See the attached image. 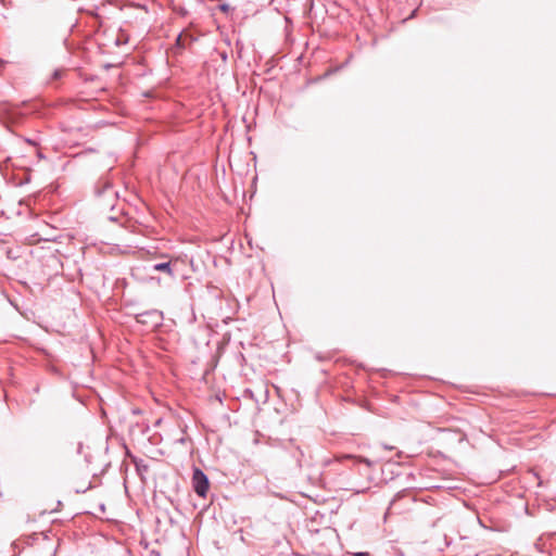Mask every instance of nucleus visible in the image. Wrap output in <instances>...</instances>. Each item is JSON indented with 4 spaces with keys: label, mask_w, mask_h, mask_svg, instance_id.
I'll return each mask as SVG.
<instances>
[{
    "label": "nucleus",
    "mask_w": 556,
    "mask_h": 556,
    "mask_svg": "<svg viewBox=\"0 0 556 556\" xmlns=\"http://www.w3.org/2000/svg\"><path fill=\"white\" fill-rule=\"evenodd\" d=\"M144 317H151L152 324L153 325H159L161 323V320H162V313L156 311V309H152V311L144 312V313L136 315V319H137L138 323H142V324L147 323Z\"/></svg>",
    "instance_id": "20e7f679"
},
{
    "label": "nucleus",
    "mask_w": 556,
    "mask_h": 556,
    "mask_svg": "<svg viewBox=\"0 0 556 556\" xmlns=\"http://www.w3.org/2000/svg\"><path fill=\"white\" fill-rule=\"evenodd\" d=\"M180 40H181V35H179V36L177 37V45H180Z\"/></svg>",
    "instance_id": "9b49d317"
},
{
    "label": "nucleus",
    "mask_w": 556,
    "mask_h": 556,
    "mask_svg": "<svg viewBox=\"0 0 556 556\" xmlns=\"http://www.w3.org/2000/svg\"><path fill=\"white\" fill-rule=\"evenodd\" d=\"M362 462H364L367 466L371 465V462L369 459H362Z\"/></svg>",
    "instance_id": "9d476101"
},
{
    "label": "nucleus",
    "mask_w": 556,
    "mask_h": 556,
    "mask_svg": "<svg viewBox=\"0 0 556 556\" xmlns=\"http://www.w3.org/2000/svg\"><path fill=\"white\" fill-rule=\"evenodd\" d=\"M94 192L100 200H103V205L110 207L114 206V201L116 199L117 193L114 191L113 186L110 181H99L94 188Z\"/></svg>",
    "instance_id": "f257e3e1"
},
{
    "label": "nucleus",
    "mask_w": 556,
    "mask_h": 556,
    "mask_svg": "<svg viewBox=\"0 0 556 556\" xmlns=\"http://www.w3.org/2000/svg\"><path fill=\"white\" fill-rule=\"evenodd\" d=\"M230 7L226 3L219 4V10L223 12H228Z\"/></svg>",
    "instance_id": "39448f33"
},
{
    "label": "nucleus",
    "mask_w": 556,
    "mask_h": 556,
    "mask_svg": "<svg viewBox=\"0 0 556 556\" xmlns=\"http://www.w3.org/2000/svg\"><path fill=\"white\" fill-rule=\"evenodd\" d=\"M59 75H60V74H59V72H58V71H55V72H54V76H55V77H59Z\"/></svg>",
    "instance_id": "f8f14e48"
},
{
    "label": "nucleus",
    "mask_w": 556,
    "mask_h": 556,
    "mask_svg": "<svg viewBox=\"0 0 556 556\" xmlns=\"http://www.w3.org/2000/svg\"><path fill=\"white\" fill-rule=\"evenodd\" d=\"M353 556H371V554L368 552H356Z\"/></svg>",
    "instance_id": "423d86ee"
},
{
    "label": "nucleus",
    "mask_w": 556,
    "mask_h": 556,
    "mask_svg": "<svg viewBox=\"0 0 556 556\" xmlns=\"http://www.w3.org/2000/svg\"><path fill=\"white\" fill-rule=\"evenodd\" d=\"M83 452V443H78L77 453L80 454Z\"/></svg>",
    "instance_id": "0eeeda50"
},
{
    "label": "nucleus",
    "mask_w": 556,
    "mask_h": 556,
    "mask_svg": "<svg viewBox=\"0 0 556 556\" xmlns=\"http://www.w3.org/2000/svg\"><path fill=\"white\" fill-rule=\"evenodd\" d=\"M26 142H27V143H29V144L36 146V142H35L34 140H31V139H28V138H27V139H26Z\"/></svg>",
    "instance_id": "1a4fd4ad"
},
{
    "label": "nucleus",
    "mask_w": 556,
    "mask_h": 556,
    "mask_svg": "<svg viewBox=\"0 0 556 556\" xmlns=\"http://www.w3.org/2000/svg\"><path fill=\"white\" fill-rule=\"evenodd\" d=\"M192 488L198 496L205 497L210 489L208 477L200 468H194L192 473Z\"/></svg>",
    "instance_id": "f03ea898"
},
{
    "label": "nucleus",
    "mask_w": 556,
    "mask_h": 556,
    "mask_svg": "<svg viewBox=\"0 0 556 556\" xmlns=\"http://www.w3.org/2000/svg\"><path fill=\"white\" fill-rule=\"evenodd\" d=\"M344 459H350V460H354L355 458L351 455H344L343 456Z\"/></svg>",
    "instance_id": "6e6552de"
},
{
    "label": "nucleus",
    "mask_w": 556,
    "mask_h": 556,
    "mask_svg": "<svg viewBox=\"0 0 556 556\" xmlns=\"http://www.w3.org/2000/svg\"><path fill=\"white\" fill-rule=\"evenodd\" d=\"M179 261L178 258L168 260L161 263H155L152 265V269L155 271L165 273L169 278L175 279L178 270Z\"/></svg>",
    "instance_id": "7ed1b4c3"
}]
</instances>
